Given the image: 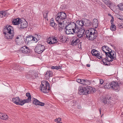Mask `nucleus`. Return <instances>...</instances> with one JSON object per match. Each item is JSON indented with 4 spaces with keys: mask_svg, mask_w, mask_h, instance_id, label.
Instances as JSON below:
<instances>
[{
    "mask_svg": "<svg viewBox=\"0 0 123 123\" xmlns=\"http://www.w3.org/2000/svg\"><path fill=\"white\" fill-rule=\"evenodd\" d=\"M81 80L80 81V83L81 84L87 85L90 83L89 81H88L86 79H81Z\"/></svg>",
    "mask_w": 123,
    "mask_h": 123,
    "instance_id": "nucleus-25",
    "label": "nucleus"
},
{
    "mask_svg": "<svg viewBox=\"0 0 123 123\" xmlns=\"http://www.w3.org/2000/svg\"><path fill=\"white\" fill-rule=\"evenodd\" d=\"M111 82V83H107L104 86V87L107 89L112 88Z\"/></svg>",
    "mask_w": 123,
    "mask_h": 123,
    "instance_id": "nucleus-28",
    "label": "nucleus"
},
{
    "mask_svg": "<svg viewBox=\"0 0 123 123\" xmlns=\"http://www.w3.org/2000/svg\"><path fill=\"white\" fill-rule=\"evenodd\" d=\"M20 50L23 53L26 54L30 52V49L27 46H24L20 48Z\"/></svg>",
    "mask_w": 123,
    "mask_h": 123,
    "instance_id": "nucleus-15",
    "label": "nucleus"
},
{
    "mask_svg": "<svg viewBox=\"0 0 123 123\" xmlns=\"http://www.w3.org/2000/svg\"><path fill=\"white\" fill-rule=\"evenodd\" d=\"M76 30H77V31L76 32H75V34L77 35L78 37L80 38L83 36V34L84 31V29H80L78 26Z\"/></svg>",
    "mask_w": 123,
    "mask_h": 123,
    "instance_id": "nucleus-10",
    "label": "nucleus"
},
{
    "mask_svg": "<svg viewBox=\"0 0 123 123\" xmlns=\"http://www.w3.org/2000/svg\"><path fill=\"white\" fill-rule=\"evenodd\" d=\"M5 117V116H4V117H3V118H2V119L4 120H6V119H4V118Z\"/></svg>",
    "mask_w": 123,
    "mask_h": 123,
    "instance_id": "nucleus-55",
    "label": "nucleus"
},
{
    "mask_svg": "<svg viewBox=\"0 0 123 123\" xmlns=\"http://www.w3.org/2000/svg\"><path fill=\"white\" fill-rule=\"evenodd\" d=\"M105 57L104 55H100L99 57H98V58L99 59H102V62L103 64L105 63L110 62H112L113 60H115L116 59V55H115L114 57L113 55H108L106 56V55Z\"/></svg>",
    "mask_w": 123,
    "mask_h": 123,
    "instance_id": "nucleus-4",
    "label": "nucleus"
},
{
    "mask_svg": "<svg viewBox=\"0 0 123 123\" xmlns=\"http://www.w3.org/2000/svg\"><path fill=\"white\" fill-rule=\"evenodd\" d=\"M14 32L13 28L10 25H8V35L9 37L8 39H12L14 36Z\"/></svg>",
    "mask_w": 123,
    "mask_h": 123,
    "instance_id": "nucleus-11",
    "label": "nucleus"
},
{
    "mask_svg": "<svg viewBox=\"0 0 123 123\" xmlns=\"http://www.w3.org/2000/svg\"><path fill=\"white\" fill-rule=\"evenodd\" d=\"M91 53L93 55H94L98 58L99 57L100 55V54L98 53V52L96 50L93 49L92 50Z\"/></svg>",
    "mask_w": 123,
    "mask_h": 123,
    "instance_id": "nucleus-21",
    "label": "nucleus"
},
{
    "mask_svg": "<svg viewBox=\"0 0 123 123\" xmlns=\"http://www.w3.org/2000/svg\"><path fill=\"white\" fill-rule=\"evenodd\" d=\"M72 42L71 43V44L73 46L76 45L79 42V39L74 36L72 38Z\"/></svg>",
    "mask_w": 123,
    "mask_h": 123,
    "instance_id": "nucleus-19",
    "label": "nucleus"
},
{
    "mask_svg": "<svg viewBox=\"0 0 123 123\" xmlns=\"http://www.w3.org/2000/svg\"><path fill=\"white\" fill-rule=\"evenodd\" d=\"M59 41L63 43L65 41V37L64 36H61L59 37Z\"/></svg>",
    "mask_w": 123,
    "mask_h": 123,
    "instance_id": "nucleus-31",
    "label": "nucleus"
},
{
    "mask_svg": "<svg viewBox=\"0 0 123 123\" xmlns=\"http://www.w3.org/2000/svg\"><path fill=\"white\" fill-rule=\"evenodd\" d=\"M114 20V19L113 16L111 17V24H113V22Z\"/></svg>",
    "mask_w": 123,
    "mask_h": 123,
    "instance_id": "nucleus-45",
    "label": "nucleus"
},
{
    "mask_svg": "<svg viewBox=\"0 0 123 123\" xmlns=\"http://www.w3.org/2000/svg\"><path fill=\"white\" fill-rule=\"evenodd\" d=\"M57 123H60V121H58L57 122Z\"/></svg>",
    "mask_w": 123,
    "mask_h": 123,
    "instance_id": "nucleus-57",
    "label": "nucleus"
},
{
    "mask_svg": "<svg viewBox=\"0 0 123 123\" xmlns=\"http://www.w3.org/2000/svg\"><path fill=\"white\" fill-rule=\"evenodd\" d=\"M77 107L79 109H80L81 108V106L80 105H78V106H77Z\"/></svg>",
    "mask_w": 123,
    "mask_h": 123,
    "instance_id": "nucleus-51",
    "label": "nucleus"
},
{
    "mask_svg": "<svg viewBox=\"0 0 123 123\" xmlns=\"http://www.w3.org/2000/svg\"><path fill=\"white\" fill-rule=\"evenodd\" d=\"M86 66L87 67H89L90 66V64H87L86 65Z\"/></svg>",
    "mask_w": 123,
    "mask_h": 123,
    "instance_id": "nucleus-54",
    "label": "nucleus"
},
{
    "mask_svg": "<svg viewBox=\"0 0 123 123\" xmlns=\"http://www.w3.org/2000/svg\"><path fill=\"white\" fill-rule=\"evenodd\" d=\"M60 123H62V122H60Z\"/></svg>",
    "mask_w": 123,
    "mask_h": 123,
    "instance_id": "nucleus-60",
    "label": "nucleus"
},
{
    "mask_svg": "<svg viewBox=\"0 0 123 123\" xmlns=\"http://www.w3.org/2000/svg\"><path fill=\"white\" fill-rule=\"evenodd\" d=\"M26 96L27 97V98L26 99H23L24 104L28 103L31 100V97L29 93H27L26 94Z\"/></svg>",
    "mask_w": 123,
    "mask_h": 123,
    "instance_id": "nucleus-17",
    "label": "nucleus"
},
{
    "mask_svg": "<svg viewBox=\"0 0 123 123\" xmlns=\"http://www.w3.org/2000/svg\"><path fill=\"white\" fill-rule=\"evenodd\" d=\"M4 116H5V117L4 118V119H6L8 117L7 116V114L0 113V118L2 119Z\"/></svg>",
    "mask_w": 123,
    "mask_h": 123,
    "instance_id": "nucleus-34",
    "label": "nucleus"
},
{
    "mask_svg": "<svg viewBox=\"0 0 123 123\" xmlns=\"http://www.w3.org/2000/svg\"><path fill=\"white\" fill-rule=\"evenodd\" d=\"M86 37L89 40H93L97 36V32L93 28L87 30L85 32Z\"/></svg>",
    "mask_w": 123,
    "mask_h": 123,
    "instance_id": "nucleus-2",
    "label": "nucleus"
},
{
    "mask_svg": "<svg viewBox=\"0 0 123 123\" xmlns=\"http://www.w3.org/2000/svg\"><path fill=\"white\" fill-rule=\"evenodd\" d=\"M7 10L0 11V17L3 18L5 17L7 14Z\"/></svg>",
    "mask_w": 123,
    "mask_h": 123,
    "instance_id": "nucleus-26",
    "label": "nucleus"
},
{
    "mask_svg": "<svg viewBox=\"0 0 123 123\" xmlns=\"http://www.w3.org/2000/svg\"><path fill=\"white\" fill-rule=\"evenodd\" d=\"M99 111L100 112V114L101 112V109H99Z\"/></svg>",
    "mask_w": 123,
    "mask_h": 123,
    "instance_id": "nucleus-56",
    "label": "nucleus"
},
{
    "mask_svg": "<svg viewBox=\"0 0 123 123\" xmlns=\"http://www.w3.org/2000/svg\"><path fill=\"white\" fill-rule=\"evenodd\" d=\"M48 11H46L45 12H43V15L44 18H45V19L47 20V17H48Z\"/></svg>",
    "mask_w": 123,
    "mask_h": 123,
    "instance_id": "nucleus-32",
    "label": "nucleus"
},
{
    "mask_svg": "<svg viewBox=\"0 0 123 123\" xmlns=\"http://www.w3.org/2000/svg\"><path fill=\"white\" fill-rule=\"evenodd\" d=\"M13 68L14 69L17 70L20 67L18 66V65L15 64L14 65Z\"/></svg>",
    "mask_w": 123,
    "mask_h": 123,
    "instance_id": "nucleus-38",
    "label": "nucleus"
},
{
    "mask_svg": "<svg viewBox=\"0 0 123 123\" xmlns=\"http://www.w3.org/2000/svg\"><path fill=\"white\" fill-rule=\"evenodd\" d=\"M60 68H61V67L60 66H59L58 67L57 66H52L51 67V68L52 69H55L56 70H58L59 69H60Z\"/></svg>",
    "mask_w": 123,
    "mask_h": 123,
    "instance_id": "nucleus-44",
    "label": "nucleus"
},
{
    "mask_svg": "<svg viewBox=\"0 0 123 123\" xmlns=\"http://www.w3.org/2000/svg\"><path fill=\"white\" fill-rule=\"evenodd\" d=\"M19 25H18V28L19 29H24L26 28L28 26V23L25 20L24 21L21 20Z\"/></svg>",
    "mask_w": 123,
    "mask_h": 123,
    "instance_id": "nucleus-13",
    "label": "nucleus"
},
{
    "mask_svg": "<svg viewBox=\"0 0 123 123\" xmlns=\"http://www.w3.org/2000/svg\"><path fill=\"white\" fill-rule=\"evenodd\" d=\"M33 103L36 105H39L42 106H43L44 105V103L41 102L35 98H33Z\"/></svg>",
    "mask_w": 123,
    "mask_h": 123,
    "instance_id": "nucleus-18",
    "label": "nucleus"
},
{
    "mask_svg": "<svg viewBox=\"0 0 123 123\" xmlns=\"http://www.w3.org/2000/svg\"><path fill=\"white\" fill-rule=\"evenodd\" d=\"M44 83L45 84H43L42 83L40 86V89L43 92L47 93L50 90V86L49 83L46 81L44 82Z\"/></svg>",
    "mask_w": 123,
    "mask_h": 123,
    "instance_id": "nucleus-6",
    "label": "nucleus"
},
{
    "mask_svg": "<svg viewBox=\"0 0 123 123\" xmlns=\"http://www.w3.org/2000/svg\"><path fill=\"white\" fill-rule=\"evenodd\" d=\"M93 27L94 28H96L98 26V20L96 18L93 19V23L92 24Z\"/></svg>",
    "mask_w": 123,
    "mask_h": 123,
    "instance_id": "nucleus-22",
    "label": "nucleus"
},
{
    "mask_svg": "<svg viewBox=\"0 0 123 123\" xmlns=\"http://www.w3.org/2000/svg\"><path fill=\"white\" fill-rule=\"evenodd\" d=\"M59 119V120H58V121H62V119H61V118H60V117H59L58 119Z\"/></svg>",
    "mask_w": 123,
    "mask_h": 123,
    "instance_id": "nucleus-53",
    "label": "nucleus"
},
{
    "mask_svg": "<svg viewBox=\"0 0 123 123\" xmlns=\"http://www.w3.org/2000/svg\"><path fill=\"white\" fill-rule=\"evenodd\" d=\"M26 78L34 79L38 76V73L34 70H30L26 75Z\"/></svg>",
    "mask_w": 123,
    "mask_h": 123,
    "instance_id": "nucleus-7",
    "label": "nucleus"
},
{
    "mask_svg": "<svg viewBox=\"0 0 123 123\" xmlns=\"http://www.w3.org/2000/svg\"><path fill=\"white\" fill-rule=\"evenodd\" d=\"M117 17L120 20H121L122 19V18L121 17H120V15H118L117 16Z\"/></svg>",
    "mask_w": 123,
    "mask_h": 123,
    "instance_id": "nucleus-50",
    "label": "nucleus"
},
{
    "mask_svg": "<svg viewBox=\"0 0 123 123\" xmlns=\"http://www.w3.org/2000/svg\"><path fill=\"white\" fill-rule=\"evenodd\" d=\"M12 102L17 105H23L24 104L23 100L20 99L18 97L12 98Z\"/></svg>",
    "mask_w": 123,
    "mask_h": 123,
    "instance_id": "nucleus-9",
    "label": "nucleus"
},
{
    "mask_svg": "<svg viewBox=\"0 0 123 123\" xmlns=\"http://www.w3.org/2000/svg\"><path fill=\"white\" fill-rule=\"evenodd\" d=\"M81 80V79H76V81L80 83V81Z\"/></svg>",
    "mask_w": 123,
    "mask_h": 123,
    "instance_id": "nucleus-49",
    "label": "nucleus"
},
{
    "mask_svg": "<svg viewBox=\"0 0 123 123\" xmlns=\"http://www.w3.org/2000/svg\"><path fill=\"white\" fill-rule=\"evenodd\" d=\"M45 46L43 45L38 44L35 48V51L38 54L42 53L44 50Z\"/></svg>",
    "mask_w": 123,
    "mask_h": 123,
    "instance_id": "nucleus-8",
    "label": "nucleus"
},
{
    "mask_svg": "<svg viewBox=\"0 0 123 123\" xmlns=\"http://www.w3.org/2000/svg\"><path fill=\"white\" fill-rule=\"evenodd\" d=\"M102 102L105 104L106 103H107V99L106 97H104L103 98V99H102Z\"/></svg>",
    "mask_w": 123,
    "mask_h": 123,
    "instance_id": "nucleus-40",
    "label": "nucleus"
},
{
    "mask_svg": "<svg viewBox=\"0 0 123 123\" xmlns=\"http://www.w3.org/2000/svg\"><path fill=\"white\" fill-rule=\"evenodd\" d=\"M21 20L19 18H17L12 20V24L14 25H17V27L18 25H19Z\"/></svg>",
    "mask_w": 123,
    "mask_h": 123,
    "instance_id": "nucleus-16",
    "label": "nucleus"
},
{
    "mask_svg": "<svg viewBox=\"0 0 123 123\" xmlns=\"http://www.w3.org/2000/svg\"><path fill=\"white\" fill-rule=\"evenodd\" d=\"M21 37V36H20L19 35L17 36L15 39V42L17 43H18Z\"/></svg>",
    "mask_w": 123,
    "mask_h": 123,
    "instance_id": "nucleus-39",
    "label": "nucleus"
},
{
    "mask_svg": "<svg viewBox=\"0 0 123 123\" xmlns=\"http://www.w3.org/2000/svg\"><path fill=\"white\" fill-rule=\"evenodd\" d=\"M66 14L65 13L63 12H61L58 13L55 17V19L56 22L58 23L59 26L60 28L63 29L64 27L63 24L64 20L66 18Z\"/></svg>",
    "mask_w": 123,
    "mask_h": 123,
    "instance_id": "nucleus-1",
    "label": "nucleus"
},
{
    "mask_svg": "<svg viewBox=\"0 0 123 123\" xmlns=\"http://www.w3.org/2000/svg\"><path fill=\"white\" fill-rule=\"evenodd\" d=\"M35 37L37 38L38 39V40H39V39H40V38L41 37V36L40 35H36Z\"/></svg>",
    "mask_w": 123,
    "mask_h": 123,
    "instance_id": "nucleus-47",
    "label": "nucleus"
},
{
    "mask_svg": "<svg viewBox=\"0 0 123 123\" xmlns=\"http://www.w3.org/2000/svg\"><path fill=\"white\" fill-rule=\"evenodd\" d=\"M52 37H50L48 38L47 40V43L50 44H52Z\"/></svg>",
    "mask_w": 123,
    "mask_h": 123,
    "instance_id": "nucleus-36",
    "label": "nucleus"
},
{
    "mask_svg": "<svg viewBox=\"0 0 123 123\" xmlns=\"http://www.w3.org/2000/svg\"><path fill=\"white\" fill-rule=\"evenodd\" d=\"M116 26L114 24H111L110 28L111 30L115 31L116 30Z\"/></svg>",
    "mask_w": 123,
    "mask_h": 123,
    "instance_id": "nucleus-35",
    "label": "nucleus"
},
{
    "mask_svg": "<svg viewBox=\"0 0 123 123\" xmlns=\"http://www.w3.org/2000/svg\"><path fill=\"white\" fill-rule=\"evenodd\" d=\"M66 29L65 32L67 34L69 35L70 34L71 30L70 29Z\"/></svg>",
    "mask_w": 123,
    "mask_h": 123,
    "instance_id": "nucleus-43",
    "label": "nucleus"
},
{
    "mask_svg": "<svg viewBox=\"0 0 123 123\" xmlns=\"http://www.w3.org/2000/svg\"><path fill=\"white\" fill-rule=\"evenodd\" d=\"M112 88L116 92H118L120 89V87L118 83L116 82H111Z\"/></svg>",
    "mask_w": 123,
    "mask_h": 123,
    "instance_id": "nucleus-14",
    "label": "nucleus"
},
{
    "mask_svg": "<svg viewBox=\"0 0 123 123\" xmlns=\"http://www.w3.org/2000/svg\"><path fill=\"white\" fill-rule=\"evenodd\" d=\"M104 64H105V65H106L107 66H109L110 65V62H109L108 63H105Z\"/></svg>",
    "mask_w": 123,
    "mask_h": 123,
    "instance_id": "nucleus-48",
    "label": "nucleus"
},
{
    "mask_svg": "<svg viewBox=\"0 0 123 123\" xmlns=\"http://www.w3.org/2000/svg\"><path fill=\"white\" fill-rule=\"evenodd\" d=\"M91 90L93 91V92H94L95 89L92 88V87L90 86L86 87H83L81 86H80L78 88V93L80 95L86 94L90 93Z\"/></svg>",
    "mask_w": 123,
    "mask_h": 123,
    "instance_id": "nucleus-3",
    "label": "nucleus"
},
{
    "mask_svg": "<svg viewBox=\"0 0 123 123\" xmlns=\"http://www.w3.org/2000/svg\"><path fill=\"white\" fill-rule=\"evenodd\" d=\"M57 39L55 38H52V44H54L56 42H58V41H57Z\"/></svg>",
    "mask_w": 123,
    "mask_h": 123,
    "instance_id": "nucleus-41",
    "label": "nucleus"
},
{
    "mask_svg": "<svg viewBox=\"0 0 123 123\" xmlns=\"http://www.w3.org/2000/svg\"><path fill=\"white\" fill-rule=\"evenodd\" d=\"M99 80L100 83L101 84H103L104 82V80L102 79H99Z\"/></svg>",
    "mask_w": 123,
    "mask_h": 123,
    "instance_id": "nucleus-46",
    "label": "nucleus"
},
{
    "mask_svg": "<svg viewBox=\"0 0 123 123\" xmlns=\"http://www.w3.org/2000/svg\"><path fill=\"white\" fill-rule=\"evenodd\" d=\"M84 21H79L78 23H77V24H78V26L80 28V29H84L83 28L84 26Z\"/></svg>",
    "mask_w": 123,
    "mask_h": 123,
    "instance_id": "nucleus-23",
    "label": "nucleus"
},
{
    "mask_svg": "<svg viewBox=\"0 0 123 123\" xmlns=\"http://www.w3.org/2000/svg\"><path fill=\"white\" fill-rule=\"evenodd\" d=\"M121 11L123 10V3H122L117 5Z\"/></svg>",
    "mask_w": 123,
    "mask_h": 123,
    "instance_id": "nucleus-33",
    "label": "nucleus"
},
{
    "mask_svg": "<svg viewBox=\"0 0 123 123\" xmlns=\"http://www.w3.org/2000/svg\"><path fill=\"white\" fill-rule=\"evenodd\" d=\"M113 46V47L114 48V49H115V46Z\"/></svg>",
    "mask_w": 123,
    "mask_h": 123,
    "instance_id": "nucleus-58",
    "label": "nucleus"
},
{
    "mask_svg": "<svg viewBox=\"0 0 123 123\" xmlns=\"http://www.w3.org/2000/svg\"><path fill=\"white\" fill-rule=\"evenodd\" d=\"M84 25L85 26H90L92 25V23L89 20L85 19L84 20Z\"/></svg>",
    "mask_w": 123,
    "mask_h": 123,
    "instance_id": "nucleus-20",
    "label": "nucleus"
},
{
    "mask_svg": "<svg viewBox=\"0 0 123 123\" xmlns=\"http://www.w3.org/2000/svg\"><path fill=\"white\" fill-rule=\"evenodd\" d=\"M101 48L102 51L105 53V55H106L107 56L113 55L114 56L115 55H116V52L114 51H112L107 46L104 45Z\"/></svg>",
    "mask_w": 123,
    "mask_h": 123,
    "instance_id": "nucleus-5",
    "label": "nucleus"
},
{
    "mask_svg": "<svg viewBox=\"0 0 123 123\" xmlns=\"http://www.w3.org/2000/svg\"><path fill=\"white\" fill-rule=\"evenodd\" d=\"M108 15H111V14H108Z\"/></svg>",
    "mask_w": 123,
    "mask_h": 123,
    "instance_id": "nucleus-59",
    "label": "nucleus"
},
{
    "mask_svg": "<svg viewBox=\"0 0 123 123\" xmlns=\"http://www.w3.org/2000/svg\"><path fill=\"white\" fill-rule=\"evenodd\" d=\"M52 73L51 71H47L46 72V74H45V76L47 78L48 77H51L52 76Z\"/></svg>",
    "mask_w": 123,
    "mask_h": 123,
    "instance_id": "nucleus-27",
    "label": "nucleus"
},
{
    "mask_svg": "<svg viewBox=\"0 0 123 123\" xmlns=\"http://www.w3.org/2000/svg\"><path fill=\"white\" fill-rule=\"evenodd\" d=\"M105 4L108 6L111 9V6L112 5V2L110 1H106L105 2Z\"/></svg>",
    "mask_w": 123,
    "mask_h": 123,
    "instance_id": "nucleus-30",
    "label": "nucleus"
},
{
    "mask_svg": "<svg viewBox=\"0 0 123 123\" xmlns=\"http://www.w3.org/2000/svg\"><path fill=\"white\" fill-rule=\"evenodd\" d=\"M68 24L66 26L65 29H73L74 28H78V25L77 24L73 22H68Z\"/></svg>",
    "mask_w": 123,
    "mask_h": 123,
    "instance_id": "nucleus-12",
    "label": "nucleus"
},
{
    "mask_svg": "<svg viewBox=\"0 0 123 123\" xmlns=\"http://www.w3.org/2000/svg\"><path fill=\"white\" fill-rule=\"evenodd\" d=\"M31 37L32 38V40L35 41V42H36L38 40V39L36 37H35L33 36H31Z\"/></svg>",
    "mask_w": 123,
    "mask_h": 123,
    "instance_id": "nucleus-42",
    "label": "nucleus"
},
{
    "mask_svg": "<svg viewBox=\"0 0 123 123\" xmlns=\"http://www.w3.org/2000/svg\"><path fill=\"white\" fill-rule=\"evenodd\" d=\"M52 19H51L50 21V25L54 28H55L57 26V24L55 23L54 21Z\"/></svg>",
    "mask_w": 123,
    "mask_h": 123,
    "instance_id": "nucleus-29",
    "label": "nucleus"
},
{
    "mask_svg": "<svg viewBox=\"0 0 123 123\" xmlns=\"http://www.w3.org/2000/svg\"><path fill=\"white\" fill-rule=\"evenodd\" d=\"M58 121V118H56L55 120V122H57Z\"/></svg>",
    "mask_w": 123,
    "mask_h": 123,
    "instance_id": "nucleus-52",
    "label": "nucleus"
},
{
    "mask_svg": "<svg viewBox=\"0 0 123 123\" xmlns=\"http://www.w3.org/2000/svg\"><path fill=\"white\" fill-rule=\"evenodd\" d=\"M77 28H74L73 29H70L71 30V33L70 34H74V33L75 34V32H76L77 30H76Z\"/></svg>",
    "mask_w": 123,
    "mask_h": 123,
    "instance_id": "nucleus-37",
    "label": "nucleus"
},
{
    "mask_svg": "<svg viewBox=\"0 0 123 123\" xmlns=\"http://www.w3.org/2000/svg\"><path fill=\"white\" fill-rule=\"evenodd\" d=\"M7 25L4 28L3 30V34L4 35L5 38L7 39L8 34V27L7 26Z\"/></svg>",
    "mask_w": 123,
    "mask_h": 123,
    "instance_id": "nucleus-24",
    "label": "nucleus"
}]
</instances>
